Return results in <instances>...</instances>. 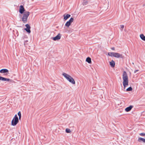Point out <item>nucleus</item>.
I'll use <instances>...</instances> for the list:
<instances>
[{
  "label": "nucleus",
  "instance_id": "nucleus-1",
  "mask_svg": "<svg viewBox=\"0 0 145 145\" xmlns=\"http://www.w3.org/2000/svg\"><path fill=\"white\" fill-rule=\"evenodd\" d=\"M123 84L124 89L128 86V85L129 80L127 73L125 71H124L122 74Z\"/></svg>",
  "mask_w": 145,
  "mask_h": 145
},
{
  "label": "nucleus",
  "instance_id": "nucleus-2",
  "mask_svg": "<svg viewBox=\"0 0 145 145\" xmlns=\"http://www.w3.org/2000/svg\"><path fill=\"white\" fill-rule=\"evenodd\" d=\"M62 75L69 82L72 84H75V82L74 79L69 74L63 72L62 73Z\"/></svg>",
  "mask_w": 145,
  "mask_h": 145
},
{
  "label": "nucleus",
  "instance_id": "nucleus-3",
  "mask_svg": "<svg viewBox=\"0 0 145 145\" xmlns=\"http://www.w3.org/2000/svg\"><path fill=\"white\" fill-rule=\"evenodd\" d=\"M30 14V12L28 11H25L23 14L22 18V20L24 23L27 22L28 18Z\"/></svg>",
  "mask_w": 145,
  "mask_h": 145
},
{
  "label": "nucleus",
  "instance_id": "nucleus-4",
  "mask_svg": "<svg viewBox=\"0 0 145 145\" xmlns=\"http://www.w3.org/2000/svg\"><path fill=\"white\" fill-rule=\"evenodd\" d=\"M19 122L18 119L17 114H15L14 117L12 120L11 125L13 126L16 125Z\"/></svg>",
  "mask_w": 145,
  "mask_h": 145
},
{
  "label": "nucleus",
  "instance_id": "nucleus-5",
  "mask_svg": "<svg viewBox=\"0 0 145 145\" xmlns=\"http://www.w3.org/2000/svg\"><path fill=\"white\" fill-rule=\"evenodd\" d=\"M108 55L111 57H114L116 58L121 57L122 55L118 53L115 52H109L108 53Z\"/></svg>",
  "mask_w": 145,
  "mask_h": 145
},
{
  "label": "nucleus",
  "instance_id": "nucleus-6",
  "mask_svg": "<svg viewBox=\"0 0 145 145\" xmlns=\"http://www.w3.org/2000/svg\"><path fill=\"white\" fill-rule=\"evenodd\" d=\"M74 21V19L72 18H71L70 20L66 22L65 24V25L67 27H69L71 25V23Z\"/></svg>",
  "mask_w": 145,
  "mask_h": 145
},
{
  "label": "nucleus",
  "instance_id": "nucleus-7",
  "mask_svg": "<svg viewBox=\"0 0 145 145\" xmlns=\"http://www.w3.org/2000/svg\"><path fill=\"white\" fill-rule=\"evenodd\" d=\"M25 26L26 27V28H25V30L28 33H31V31L30 30L31 27L30 25L28 24H26L25 25Z\"/></svg>",
  "mask_w": 145,
  "mask_h": 145
},
{
  "label": "nucleus",
  "instance_id": "nucleus-8",
  "mask_svg": "<svg viewBox=\"0 0 145 145\" xmlns=\"http://www.w3.org/2000/svg\"><path fill=\"white\" fill-rule=\"evenodd\" d=\"M61 37V35L59 33L56 36L53 38V40H59L60 39Z\"/></svg>",
  "mask_w": 145,
  "mask_h": 145
},
{
  "label": "nucleus",
  "instance_id": "nucleus-9",
  "mask_svg": "<svg viewBox=\"0 0 145 145\" xmlns=\"http://www.w3.org/2000/svg\"><path fill=\"white\" fill-rule=\"evenodd\" d=\"M25 11L24 8L22 5H21L20 7L19 12L21 14H23Z\"/></svg>",
  "mask_w": 145,
  "mask_h": 145
},
{
  "label": "nucleus",
  "instance_id": "nucleus-10",
  "mask_svg": "<svg viewBox=\"0 0 145 145\" xmlns=\"http://www.w3.org/2000/svg\"><path fill=\"white\" fill-rule=\"evenodd\" d=\"M71 15L68 14H64L63 16L64 17V19L66 20H67L68 18H70L71 16Z\"/></svg>",
  "mask_w": 145,
  "mask_h": 145
},
{
  "label": "nucleus",
  "instance_id": "nucleus-11",
  "mask_svg": "<svg viewBox=\"0 0 145 145\" xmlns=\"http://www.w3.org/2000/svg\"><path fill=\"white\" fill-rule=\"evenodd\" d=\"M10 80V79L9 78H7L1 76H0V80L9 81Z\"/></svg>",
  "mask_w": 145,
  "mask_h": 145
},
{
  "label": "nucleus",
  "instance_id": "nucleus-12",
  "mask_svg": "<svg viewBox=\"0 0 145 145\" xmlns=\"http://www.w3.org/2000/svg\"><path fill=\"white\" fill-rule=\"evenodd\" d=\"M8 71L7 69H2L0 71V72L1 73H4L6 72H7Z\"/></svg>",
  "mask_w": 145,
  "mask_h": 145
},
{
  "label": "nucleus",
  "instance_id": "nucleus-13",
  "mask_svg": "<svg viewBox=\"0 0 145 145\" xmlns=\"http://www.w3.org/2000/svg\"><path fill=\"white\" fill-rule=\"evenodd\" d=\"M133 106L132 105L130 106L129 107H128L126 108L125 109V110L127 112H128L130 111L131 109L133 108Z\"/></svg>",
  "mask_w": 145,
  "mask_h": 145
},
{
  "label": "nucleus",
  "instance_id": "nucleus-14",
  "mask_svg": "<svg viewBox=\"0 0 145 145\" xmlns=\"http://www.w3.org/2000/svg\"><path fill=\"white\" fill-rule=\"evenodd\" d=\"M110 65L112 67H114L115 65V62L113 60L110 62Z\"/></svg>",
  "mask_w": 145,
  "mask_h": 145
},
{
  "label": "nucleus",
  "instance_id": "nucleus-15",
  "mask_svg": "<svg viewBox=\"0 0 145 145\" xmlns=\"http://www.w3.org/2000/svg\"><path fill=\"white\" fill-rule=\"evenodd\" d=\"M138 141L139 142H141L142 141L143 142H145V139L141 137H140L138 138Z\"/></svg>",
  "mask_w": 145,
  "mask_h": 145
},
{
  "label": "nucleus",
  "instance_id": "nucleus-16",
  "mask_svg": "<svg viewBox=\"0 0 145 145\" xmlns=\"http://www.w3.org/2000/svg\"><path fill=\"white\" fill-rule=\"evenodd\" d=\"M86 61L88 62L89 63H91V58L89 57H88L86 59Z\"/></svg>",
  "mask_w": 145,
  "mask_h": 145
},
{
  "label": "nucleus",
  "instance_id": "nucleus-17",
  "mask_svg": "<svg viewBox=\"0 0 145 145\" xmlns=\"http://www.w3.org/2000/svg\"><path fill=\"white\" fill-rule=\"evenodd\" d=\"M140 37L142 40L145 41V36L143 34H140Z\"/></svg>",
  "mask_w": 145,
  "mask_h": 145
},
{
  "label": "nucleus",
  "instance_id": "nucleus-18",
  "mask_svg": "<svg viewBox=\"0 0 145 145\" xmlns=\"http://www.w3.org/2000/svg\"><path fill=\"white\" fill-rule=\"evenodd\" d=\"M88 4V1L87 0H84L82 4L83 5H86Z\"/></svg>",
  "mask_w": 145,
  "mask_h": 145
},
{
  "label": "nucleus",
  "instance_id": "nucleus-19",
  "mask_svg": "<svg viewBox=\"0 0 145 145\" xmlns=\"http://www.w3.org/2000/svg\"><path fill=\"white\" fill-rule=\"evenodd\" d=\"M133 90V89L131 87H129V88H127L126 90V91H132Z\"/></svg>",
  "mask_w": 145,
  "mask_h": 145
},
{
  "label": "nucleus",
  "instance_id": "nucleus-20",
  "mask_svg": "<svg viewBox=\"0 0 145 145\" xmlns=\"http://www.w3.org/2000/svg\"><path fill=\"white\" fill-rule=\"evenodd\" d=\"M18 115L19 117V119L20 120L21 117V112L20 111H19L18 113Z\"/></svg>",
  "mask_w": 145,
  "mask_h": 145
},
{
  "label": "nucleus",
  "instance_id": "nucleus-21",
  "mask_svg": "<svg viewBox=\"0 0 145 145\" xmlns=\"http://www.w3.org/2000/svg\"><path fill=\"white\" fill-rule=\"evenodd\" d=\"M66 131L67 133H69L71 132V131L70 129H66Z\"/></svg>",
  "mask_w": 145,
  "mask_h": 145
},
{
  "label": "nucleus",
  "instance_id": "nucleus-22",
  "mask_svg": "<svg viewBox=\"0 0 145 145\" xmlns=\"http://www.w3.org/2000/svg\"><path fill=\"white\" fill-rule=\"evenodd\" d=\"M120 26V28L121 29V31H123V29L124 27V26L123 25H121Z\"/></svg>",
  "mask_w": 145,
  "mask_h": 145
},
{
  "label": "nucleus",
  "instance_id": "nucleus-23",
  "mask_svg": "<svg viewBox=\"0 0 145 145\" xmlns=\"http://www.w3.org/2000/svg\"><path fill=\"white\" fill-rule=\"evenodd\" d=\"M140 135L141 136H144L145 135V133H140Z\"/></svg>",
  "mask_w": 145,
  "mask_h": 145
},
{
  "label": "nucleus",
  "instance_id": "nucleus-24",
  "mask_svg": "<svg viewBox=\"0 0 145 145\" xmlns=\"http://www.w3.org/2000/svg\"><path fill=\"white\" fill-rule=\"evenodd\" d=\"M138 71H139L138 70H135V71H134V73H136Z\"/></svg>",
  "mask_w": 145,
  "mask_h": 145
},
{
  "label": "nucleus",
  "instance_id": "nucleus-25",
  "mask_svg": "<svg viewBox=\"0 0 145 145\" xmlns=\"http://www.w3.org/2000/svg\"><path fill=\"white\" fill-rule=\"evenodd\" d=\"M111 49L113 50H114V48H111Z\"/></svg>",
  "mask_w": 145,
  "mask_h": 145
},
{
  "label": "nucleus",
  "instance_id": "nucleus-26",
  "mask_svg": "<svg viewBox=\"0 0 145 145\" xmlns=\"http://www.w3.org/2000/svg\"><path fill=\"white\" fill-rule=\"evenodd\" d=\"M27 42V40H26V41H25V42Z\"/></svg>",
  "mask_w": 145,
  "mask_h": 145
},
{
  "label": "nucleus",
  "instance_id": "nucleus-27",
  "mask_svg": "<svg viewBox=\"0 0 145 145\" xmlns=\"http://www.w3.org/2000/svg\"><path fill=\"white\" fill-rule=\"evenodd\" d=\"M25 44V43H24V44L25 45V44Z\"/></svg>",
  "mask_w": 145,
  "mask_h": 145
}]
</instances>
